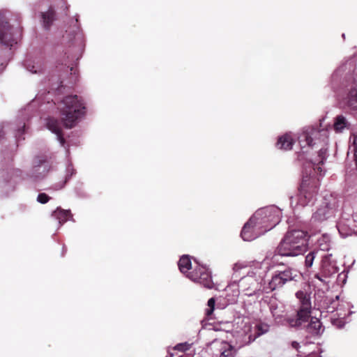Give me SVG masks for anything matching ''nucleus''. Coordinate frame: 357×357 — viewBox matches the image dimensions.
Listing matches in <instances>:
<instances>
[{
	"mask_svg": "<svg viewBox=\"0 0 357 357\" xmlns=\"http://www.w3.org/2000/svg\"><path fill=\"white\" fill-rule=\"evenodd\" d=\"M282 218V210L271 205L257 210L244 225L241 236L243 241H251L274 228Z\"/></svg>",
	"mask_w": 357,
	"mask_h": 357,
	"instance_id": "1",
	"label": "nucleus"
},
{
	"mask_svg": "<svg viewBox=\"0 0 357 357\" xmlns=\"http://www.w3.org/2000/svg\"><path fill=\"white\" fill-rule=\"evenodd\" d=\"M268 259L266 257L263 263H257L248 274L240 280V287L246 295L250 296L259 294L263 291L268 292L264 282V277L268 267H263L268 264Z\"/></svg>",
	"mask_w": 357,
	"mask_h": 357,
	"instance_id": "2",
	"label": "nucleus"
},
{
	"mask_svg": "<svg viewBox=\"0 0 357 357\" xmlns=\"http://www.w3.org/2000/svg\"><path fill=\"white\" fill-rule=\"evenodd\" d=\"M307 234L303 230L289 231L277 248L278 255L295 257L303 254L307 248Z\"/></svg>",
	"mask_w": 357,
	"mask_h": 357,
	"instance_id": "3",
	"label": "nucleus"
},
{
	"mask_svg": "<svg viewBox=\"0 0 357 357\" xmlns=\"http://www.w3.org/2000/svg\"><path fill=\"white\" fill-rule=\"evenodd\" d=\"M57 108L60 112L64 126L71 128L84 116L85 106L82 100L75 95L66 96L58 103Z\"/></svg>",
	"mask_w": 357,
	"mask_h": 357,
	"instance_id": "4",
	"label": "nucleus"
},
{
	"mask_svg": "<svg viewBox=\"0 0 357 357\" xmlns=\"http://www.w3.org/2000/svg\"><path fill=\"white\" fill-rule=\"evenodd\" d=\"M328 136V127L324 126L321 121L315 126L305 128L298 137V140L301 148L312 147L317 144L325 143Z\"/></svg>",
	"mask_w": 357,
	"mask_h": 357,
	"instance_id": "5",
	"label": "nucleus"
},
{
	"mask_svg": "<svg viewBox=\"0 0 357 357\" xmlns=\"http://www.w3.org/2000/svg\"><path fill=\"white\" fill-rule=\"evenodd\" d=\"M318 192L317 186H310L305 178L303 179L298 194L290 198V205L292 208H298L313 204Z\"/></svg>",
	"mask_w": 357,
	"mask_h": 357,
	"instance_id": "6",
	"label": "nucleus"
},
{
	"mask_svg": "<svg viewBox=\"0 0 357 357\" xmlns=\"http://www.w3.org/2000/svg\"><path fill=\"white\" fill-rule=\"evenodd\" d=\"M338 207L337 202L332 195L324 196V201L313 213L310 219L311 224H320L335 216Z\"/></svg>",
	"mask_w": 357,
	"mask_h": 357,
	"instance_id": "7",
	"label": "nucleus"
},
{
	"mask_svg": "<svg viewBox=\"0 0 357 357\" xmlns=\"http://www.w3.org/2000/svg\"><path fill=\"white\" fill-rule=\"evenodd\" d=\"M340 235L342 238L357 236V215H353L349 206H344L336 225Z\"/></svg>",
	"mask_w": 357,
	"mask_h": 357,
	"instance_id": "8",
	"label": "nucleus"
},
{
	"mask_svg": "<svg viewBox=\"0 0 357 357\" xmlns=\"http://www.w3.org/2000/svg\"><path fill=\"white\" fill-rule=\"evenodd\" d=\"M297 276V271L289 266L278 267L272 273L266 289L268 291L280 289L287 283L296 280Z\"/></svg>",
	"mask_w": 357,
	"mask_h": 357,
	"instance_id": "9",
	"label": "nucleus"
},
{
	"mask_svg": "<svg viewBox=\"0 0 357 357\" xmlns=\"http://www.w3.org/2000/svg\"><path fill=\"white\" fill-rule=\"evenodd\" d=\"M355 68L356 64L354 59H350L342 63L331 75V88L335 91L340 85H344V82L350 79Z\"/></svg>",
	"mask_w": 357,
	"mask_h": 357,
	"instance_id": "10",
	"label": "nucleus"
},
{
	"mask_svg": "<svg viewBox=\"0 0 357 357\" xmlns=\"http://www.w3.org/2000/svg\"><path fill=\"white\" fill-rule=\"evenodd\" d=\"M296 296L300 303V308L297 312V319L294 324L290 322L291 326H298L308 320L311 313L310 295L303 290L298 291Z\"/></svg>",
	"mask_w": 357,
	"mask_h": 357,
	"instance_id": "11",
	"label": "nucleus"
},
{
	"mask_svg": "<svg viewBox=\"0 0 357 357\" xmlns=\"http://www.w3.org/2000/svg\"><path fill=\"white\" fill-rule=\"evenodd\" d=\"M20 35V29H13L6 22L4 16L0 15V43L6 47H12L17 43Z\"/></svg>",
	"mask_w": 357,
	"mask_h": 357,
	"instance_id": "12",
	"label": "nucleus"
},
{
	"mask_svg": "<svg viewBox=\"0 0 357 357\" xmlns=\"http://www.w3.org/2000/svg\"><path fill=\"white\" fill-rule=\"evenodd\" d=\"M187 277L194 282L199 283L207 289L213 287L211 273L206 266H196L193 271L187 275Z\"/></svg>",
	"mask_w": 357,
	"mask_h": 357,
	"instance_id": "13",
	"label": "nucleus"
},
{
	"mask_svg": "<svg viewBox=\"0 0 357 357\" xmlns=\"http://www.w3.org/2000/svg\"><path fill=\"white\" fill-rule=\"evenodd\" d=\"M269 331V325L265 323H258L252 326L250 324H245L243 329L245 335V341L250 343L259 336L266 333Z\"/></svg>",
	"mask_w": 357,
	"mask_h": 357,
	"instance_id": "14",
	"label": "nucleus"
},
{
	"mask_svg": "<svg viewBox=\"0 0 357 357\" xmlns=\"http://www.w3.org/2000/svg\"><path fill=\"white\" fill-rule=\"evenodd\" d=\"M339 271L336 261L333 259L331 254H328L322 257L321 262V272L324 277H331L336 274Z\"/></svg>",
	"mask_w": 357,
	"mask_h": 357,
	"instance_id": "15",
	"label": "nucleus"
},
{
	"mask_svg": "<svg viewBox=\"0 0 357 357\" xmlns=\"http://www.w3.org/2000/svg\"><path fill=\"white\" fill-rule=\"evenodd\" d=\"M328 156L327 149L321 148L318 153L317 158L309 163V167L312 168L314 174L319 176H323L326 173V169L323 167L324 161Z\"/></svg>",
	"mask_w": 357,
	"mask_h": 357,
	"instance_id": "16",
	"label": "nucleus"
},
{
	"mask_svg": "<svg viewBox=\"0 0 357 357\" xmlns=\"http://www.w3.org/2000/svg\"><path fill=\"white\" fill-rule=\"evenodd\" d=\"M46 127L52 132L54 133L56 139L61 146L64 145L65 139L61 133V128L59 122L54 118H48L46 119Z\"/></svg>",
	"mask_w": 357,
	"mask_h": 357,
	"instance_id": "17",
	"label": "nucleus"
},
{
	"mask_svg": "<svg viewBox=\"0 0 357 357\" xmlns=\"http://www.w3.org/2000/svg\"><path fill=\"white\" fill-rule=\"evenodd\" d=\"M342 101L349 109L357 110V85L351 86Z\"/></svg>",
	"mask_w": 357,
	"mask_h": 357,
	"instance_id": "18",
	"label": "nucleus"
},
{
	"mask_svg": "<svg viewBox=\"0 0 357 357\" xmlns=\"http://www.w3.org/2000/svg\"><path fill=\"white\" fill-rule=\"evenodd\" d=\"M35 103V100H33L31 103L29 104L24 109L21 110L19 114V117L22 119V126H20L16 133V137H19L21 134H22L25 130V122L24 120H29L33 112V107Z\"/></svg>",
	"mask_w": 357,
	"mask_h": 357,
	"instance_id": "19",
	"label": "nucleus"
},
{
	"mask_svg": "<svg viewBox=\"0 0 357 357\" xmlns=\"http://www.w3.org/2000/svg\"><path fill=\"white\" fill-rule=\"evenodd\" d=\"M294 143V138L291 132L279 137L276 146L282 150H291Z\"/></svg>",
	"mask_w": 357,
	"mask_h": 357,
	"instance_id": "20",
	"label": "nucleus"
},
{
	"mask_svg": "<svg viewBox=\"0 0 357 357\" xmlns=\"http://www.w3.org/2000/svg\"><path fill=\"white\" fill-rule=\"evenodd\" d=\"M350 123L347 119L343 115H337L333 123V128L337 133L343 132L344 130L350 128Z\"/></svg>",
	"mask_w": 357,
	"mask_h": 357,
	"instance_id": "21",
	"label": "nucleus"
},
{
	"mask_svg": "<svg viewBox=\"0 0 357 357\" xmlns=\"http://www.w3.org/2000/svg\"><path fill=\"white\" fill-rule=\"evenodd\" d=\"M52 215L58 220L60 225H62L71 218V213L69 210H63L60 208H57L52 213Z\"/></svg>",
	"mask_w": 357,
	"mask_h": 357,
	"instance_id": "22",
	"label": "nucleus"
},
{
	"mask_svg": "<svg viewBox=\"0 0 357 357\" xmlns=\"http://www.w3.org/2000/svg\"><path fill=\"white\" fill-rule=\"evenodd\" d=\"M218 357H235L236 350L227 342H222L220 346Z\"/></svg>",
	"mask_w": 357,
	"mask_h": 357,
	"instance_id": "23",
	"label": "nucleus"
},
{
	"mask_svg": "<svg viewBox=\"0 0 357 357\" xmlns=\"http://www.w3.org/2000/svg\"><path fill=\"white\" fill-rule=\"evenodd\" d=\"M24 66L31 73H39L43 70V64L39 61L26 59L24 61Z\"/></svg>",
	"mask_w": 357,
	"mask_h": 357,
	"instance_id": "24",
	"label": "nucleus"
},
{
	"mask_svg": "<svg viewBox=\"0 0 357 357\" xmlns=\"http://www.w3.org/2000/svg\"><path fill=\"white\" fill-rule=\"evenodd\" d=\"M307 329L308 332L312 335H319L324 331L321 322L317 318L311 319L310 322L307 325Z\"/></svg>",
	"mask_w": 357,
	"mask_h": 357,
	"instance_id": "25",
	"label": "nucleus"
},
{
	"mask_svg": "<svg viewBox=\"0 0 357 357\" xmlns=\"http://www.w3.org/2000/svg\"><path fill=\"white\" fill-rule=\"evenodd\" d=\"M178 266L179 270L183 273H186L192 267L191 259L189 255H183L178 262Z\"/></svg>",
	"mask_w": 357,
	"mask_h": 357,
	"instance_id": "26",
	"label": "nucleus"
},
{
	"mask_svg": "<svg viewBox=\"0 0 357 357\" xmlns=\"http://www.w3.org/2000/svg\"><path fill=\"white\" fill-rule=\"evenodd\" d=\"M41 16L43 26L45 29H49L55 19L54 10L52 8H50L47 12L42 13Z\"/></svg>",
	"mask_w": 357,
	"mask_h": 357,
	"instance_id": "27",
	"label": "nucleus"
},
{
	"mask_svg": "<svg viewBox=\"0 0 357 357\" xmlns=\"http://www.w3.org/2000/svg\"><path fill=\"white\" fill-rule=\"evenodd\" d=\"M317 245L321 250H328L331 247V238L327 234L322 235L317 240Z\"/></svg>",
	"mask_w": 357,
	"mask_h": 357,
	"instance_id": "28",
	"label": "nucleus"
},
{
	"mask_svg": "<svg viewBox=\"0 0 357 357\" xmlns=\"http://www.w3.org/2000/svg\"><path fill=\"white\" fill-rule=\"evenodd\" d=\"M318 254V251L313 250L310 252L306 256L305 259V266L307 268H311L313 265L314 259L316 258L317 255Z\"/></svg>",
	"mask_w": 357,
	"mask_h": 357,
	"instance_id": "29",
	"label": "nucleus"
},
{
	"mask_svg": "<svg viewBox=\"0 0 357 357\" xmlns=\"http://www.w3.org/2000/svg\"><path fill=\"white\" fill-rule=\"evenodd\" d=\"M331 319L332 324L337 328H342L344 326V316H342V314H338L337 318H335L334 315Z\"/></svg>",
	"mask_w": 357,
	"mask_h": 357,
	"instance_id": "30",
	"label": "nucleus"
},
{
	"mask_svg": "<svg viewBox=\"0 0 357 357\" xmlns=\"http://www.w3.org/2000/svg\"><path fill=\"white\" fill-rule=\"evenodd\" d=\"M215 300L214 298H211L207 303L208 308L206 310V314L209 317L213 313L215 308Z\"/></svg>",
	"mask_w": 357,
	"mask_h": 357,
	"instance_id": "31",
	"label": "nucleus"
},
{
	"mask_svg": "<svg viewBox=\"0 0 357 357\" xmlns=\"http://www.w3.org/2000/svg\"><path fill=\"white\" fill-rule=\"evenodd\" d=\"M75 174V169L73 167V165L69 163L66 169V178H65V182H67L70 177Z\"/></svg>",
	"mask_w": 357,
	"mask_h": 357,
	"instance_id": "32",
	"label": "nucleus"
},
{
	"mask_svg": "<svg viewBox=\"0 0 357 357\" xmlns=\"http://www.w3.org/2000/svg\"><path fill=\"white\" fill-rule=\"evenodd\" d=\"M190 347V344H188L187 342H184V343H180V344H176L174 347V349L184 353L185 351L189 350Z\"/></svg>",
	"mask_w": 357,
	"mask_h": 357,
	"instance_id": "33",
	"label": "nucleus"
},
{
	"mask_svg": "<svg viewBox=\"0 0 357 357\" xmlns=\"http://www.w3.org/2000/svg\"><path fill=\"white\" fill-rule=\"evenodd\" d=\"M45 160H40L39 163L34 166V171H40L42 169V172L45 173L47 167V165L45 164Z\"/></svg>",
	"mask_w": 357,
	"mask_h": 357,
	"instance_id": "34",
	"label": "nucleus"
},
{
	"mask_svg": "<svg viewBox=\"0 0 357 357\" xmlns=\"http://www.w3.org/2000/svg\"><path fill=\"white\" fill-rule=\"evenodd\" d=\"M50 200V197L45 193H40L38 195L37 201L40 204H46Z\"/></svg>",
	"mask_w": 357,
	"mask_h": 357,
	"instance_id": "35",
	"label": "nucleus"
},
{
	"mask_svg": "<svg viewBox=\"0 0 357 357\" xmlns=\"http://www.w3.org/2000/svg\"><path fill=\"white\" fill-rule=\"evenodd\" d=\"M319 350H320V349L319 347H317V351H313L312 352H311L308 355V357H321L320 356H318V354L319 353Z\"/></svg>",
	"mask_w": 357,
	"mask_h": 357,
	"instance_id": "36",
	"label": "nucleus"
},
{
	"mask_svg": "<svg viewBox=\"0 0 357 357\" xmlns=\"http://www.w3.org/2000/svg\"><path fill=\"white\" fill-rule=\"evenodd\" d=\"M178 357H192V356L190 354L182 353Z\"/></svg>",
	"mask_w": 357,
	"mask_h": 357,
	"instance_id": "37",
	"label": "nucleus"
},
{
	"mask_svg": "<svg viewBox=\"0 0 357 357\" xmlns=\"http://www.w3.org/2000/svg\"><path fill=\"white\" fill-rule=\"evenodd\" d=\"M5 67H6V65H4L3 63L0 61V73H1Z\"/></svg>",
	"mask_w": 357,
	"mask_h": 357,
	"instance_id": "38",
	"label": "nucleus"
},
{
	"mask_svg": "<svg viewBox=\"0 0 357 357\" xmlns=\"http://www.w3.org/2000/svg\"><path fill=\"white\" fill-rule=\"evenodd\" d=\"M75 35H76V36H77V39H79V40H81V39H82V36H81V34L79 33V31H78V32H77V33H75Z\"/></svg>",
	"mask_w": 357,
	"mask_h": 357,
	"instance_id": "39",
	"label": "nucleus"
},
{
	"mask_svg": "<svg viewBox=\"0 0 357 357\" xmlns=\"http://www.w3.org/2000/svg\"><path fill=\"white\" fill-rule=\"evenodd\" d=\"M315 278H317V279H319V280H321V281H322V280H322V278H321V277H320V275H319V273L315 274Z\"/></svg>",
	"mask_w": 357,
	"mask_h": 357,
	"instance_id": "40",
	"label": "nucleus"
},
{
	"mask_svg": "<svg viewBox=\"0 0 357 357\" xmlns=\"http://www.w3.org/2000/svg\"><path fill=\"white\" fill-rule=\"evenodd\" d=\"M271 313L273 314V316H276L274 311H273V305H271Z\"/></svg>",
	"mask_w": 357,
	"mask_h": 357,
	"instance_id": "41",
	"label": "nucleus"
},
{
	"mask_svg": "<svg viewBox=\"0 0 357 357\" xmlns=\"http://www.w3.org/2000/svg\"><path fill=\"white\" fill-rule=\"evenodd\" d=\"M298 345V343L296 342H294L292 343V346L294 347V348H297V346Z\"/></svg>",
	"mask_w": 357,
	"mask_h": 357,
	"instance_id": "42",
	"label": "nucleus"
},
{
	"mask_svg": "<svg viewBox=\"0 0 357 357\" xmlns=\"http://www.w3.org/2000/svg\"><path fill=\"white\" fill-rule=\"evenodd\" d=\"M66 251V248L63 246V250H62V255H64V252H65Z\"/></svg>",
	"mask_w": 357,
	"mask_h": 357,
	"instance_id": "43",
	"label": "nucleus"
},
{
	"mask_svg": "<svg viewBox=\"0 0 357 357\" xmlns=\"http://www.w3.org/2000/svg\"><path fill=\"white\" fill-rule=\"evenodd\" d=\"M278 257V255H274V256L273 257V259L274 260V261H273V262H275V257Z\"/></svg>",
	"mask_w": 357,
	"mask_h": 357,
	"instance_id": "44",
	"label": "nucleus"
},
{
	"mask_svg": "<svg viewBox=\"0 0 357 357\" xmlns=\"http://www.w3.org/2000/svg\"><path fill=\"white\" fill-rule=\"evenodd\" d=\"M10 186H11L12 190H14V185L12 184V185H10Z\"/></svg>",
	"mask_w": 357,
	"mask_h": 357,
	"instance_id": "45",
	"label": "nucleus"
},
{
	"mask_svg": "<svg viewBox=\"0 0 357 357\" xmlns=\"http://www.w3.org/2000/svg\"><path fill=\"white\" fill-rule=\"evenodd\" d=\"M342 38H345V34H344V33H343V34L342 35Z\"/></svg>",
	"mask_w": 357,
	"mask_h": 357,
	"instance_id": "46",
	"label": "nucleus"
},
{
	"mask_svg": "<svg viewBox=\"0 0 357 357\" xmlns=\"http://www.w3.org/2000/svg\"><path fill=\"white\" fill-rule=\"evenodd\" d=\"M35 177H36V178H40V176H35Z\"/></svg>",
	"mask_w": 357,
	"mask_h": 357,
	"instance_id": "47",
	"label": "nucleus"
},
{
	"mask_svg": "<svg viewBox=\"0 0 357 357\" xmlns=\"http://www.w3.org/2000/svg\"><path fill=\"white\" fill-rule=\"evenodd\" d=\"M169 357H173V354H169Z\"/></svg>",
	"mask_w": 357,
	"mask_h": 357,
	"instance_id": "48",
	"label": "nucleus"
},
{
	"mask_svg": "<svg viewBox=\"0 0 357 357\" xmlns=\"http://www.w3.org/2000/svg\"><path fill=\"white\" fill-rule=\"evenodd\" d=\"M75 21H76V22H78V19H77V17L75 19Z\"/></svg>",
	"mask_w": 357,
	"mask_h": 357,
	"instance_id": "49",
	"label": "nucleus"
},
{
	"mask_svg": "<svg viewBox=\"0 0 357 357\" xmlns=\"http://www.w3.org/2000/svg\"><path fill=\"white\" fill-rule=\"evenodd\" d=\"M63 185H65V183H63V185H61V188H63Z\"/></svg>",
	"mask_w": 357,
	"mask_h": 357,
	"instance_id": "50",
	"label": "nucleus"
},
{
	"mask_svg": "<svg viewBox=\"0 0 357 357\" xmlns=\"http://www.w3.org/2000/svg\"><path fill=\"white\" fill-rule=\"evenodd\" d=\"M63 185H65V183H63V185H61V188H63Z\"/></svg>",
	"mask_w": 357,
	"mask_h": 357,
	"instance_id": "51",
	"label": "nucleus"
}]
</instances>
